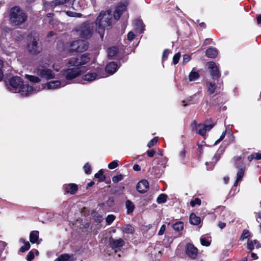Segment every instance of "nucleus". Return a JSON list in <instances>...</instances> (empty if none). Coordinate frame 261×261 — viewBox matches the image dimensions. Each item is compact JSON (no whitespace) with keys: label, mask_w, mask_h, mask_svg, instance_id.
Here are the masks:
<instances>
[{"label":"nucleus","mask_w":261,"mask_h":261,"mask_svg":"<svg viewBox=\"0 0 261 261\" xmlns=\"http://www.w3.org/2000/svg\"><path fill=\"white\" fill-rule=\"evenodd\" d=\"M112 18L111 12H101L98 16L96 21V31L99 34L101 39L103 37L105 29L112 25Z\"/></svg>","instance_id":"nucleus-1"},{"label":"nucleus","mask_w":261,"mask_h":261,"mask_svg":"<svg viewBox=\"0 0 261 261\" xmlns=\"http://www.w3.org/2000/svg\"><path fill=\"white\" fill-rule=\"evenodd\" d=\"M9 17L10 23L14 26L23 24L28 19L25 12L18 6H14L10 9Z\"/></svg>","instance_id":"nucleus-2"},{"label":"nucleus","mask_w":261,"mask_h":261,"mask_svg":"<svg viewBox=\"0 0 261 261\" xmlns=\"http://www.w3.org/2000/svg\"><path fill=\"white\" fill-rule=\"evenodd\" d=\"M49 63L48 58H44L39 62V66L35 69L34 72L40 77L46 80L54 79L55 77V73L53 70L47 68V65H48Z\"/></svg>","instance_id":"nucleus-3"},{"label":"nucleus","mask_w":261,"mask_h":261,"mask_svg":"<svg viewBox=\"0 0 261 261\" xmlns=\"http://www.w3.org/2000/svg\"><path fill=\"white\" fill-rule=\"evenodd\" d=\"M93 23L86 22L77 27L76 30L81 37L87 39L91 36L93 32Z\"/></svg>","instance_id":"nucleus-4"},{"label":"nucleus","mask_w":261,"mask_h":261,"mask_svg":"<svg viewBox=\"0 0 261 261\" xmlns=\"http://www.w3.org/2000/svg\"><path fill=\"white\" fill-rule=\"evenodd\" d=\"M70 46L73 51L83 52L88 48V45L85 41L78 40L71 42Z\"/></svg>","instance_id":"nucleus-5"},{"label":"nucleus","mask_w":261,"mask_h":261,"mask_svg":"<svg viewBox=\"0 0 261 261\" xmlns=\"http://www.w3.org/2000/svg\"><path fill=\"white\" fill-rule=\"evenodd\" d=\"M9 90L13 93H17L23 84L22 79L18 76L11 77L9 81Z\"/></svg>","instance_id":"nucleus-6"},{"label":"nucleus","mask_w":261,"mask_h":261,"mask_svg":"<svg viewBox=\"0 0 261 261\" xmlns=\"http://www.w3.org/2000/svg\"><path fill=\"white\" fill-rule=\"evenodd\" d=\"M27 49L29 53L33 55H37L42 50V48L38 44L36 38H31L27 45Z\"/></svg>","instance_id":"nucleus-7"},{"label":"nucleus","mask_w":261,"mask_h":261,"mask_svg":"<svg viewBox=\"0 0 261 261\" xmlns=\"http://www.w3.org/2000/svg\"><path fill=\"white\" fill-rule=\"evenodd\" d=\"M234 159L236 161V167L238 169L237 178L241 180L244 175L245 165L240 156H236Z\"/></svg>","instance_id":"nucleus-8"},{"label":"nucleus","mask_w":261,"mask_h":261,"mask_svg":"<svg viewBox=\"0 0 261 261\" xmlns=\"http://www.w3.org/2000/svg\"><path fill=\"white\" fill-rule=\"evenodd\" d=\"M127 4L128 0H123L118 5L114 12V17L115 19L118 20L123 12L126 10Z\"/></svg>","instance_id":"nucleus-9"},{"label":"nucleus","mask_w":261,"mask_h":261,"mask_svg":"<svg viewBox=\"0 0 261 261\" xmlns=\"http://www.w3.org/2000/svg\"><path fill=\"white\" fill-rule=\"evenodd\" d=\"M81 70L80 68L75 67L65 70L64 74L67 80H71L79 76L81 74Z\"/></svg>","instance_id":"nucleus-10"},{"label":"nucleus","mask_w":261,"mask_h":261,"mask_svg":"<svg viewBox=\"0 0 261 261\" xmlns=\"http://www.w3.org/2000/svg\"><path fill=\"white\" fill-rule=\"evenodd\" d=\"M34 92H36V90L33 88L32 86L22 84L17 93H19L21 96H27Z\"/></svg>","instance_id":"nucleus-11"},{"label":"nucleus","mask_w":261,"mask_h":261,"mask_svg":"<svg viewBox=\"0 0 261 261\" xmlns=\"http://www.w3.org/2000/svg\"><path fill=\"white\" fill-rule=\"evenodd\" d=\"M207 66L211 70V75L213 79H218L220 76V72L219 70V67L213 62H210L207 63Z\"/></svg>","instance_id":"nucleus-12"},{"label":"nucleus","mask_w":261,"mask_h":261,"mask_svg":"<svg viewBox=\"0 0 261 261\" xmlns=\"http://www.w3.org/2000/svg\"><path fill=\"white\" fill-rule=\"evenodd\" d=\"M213 124H199L196 126V132L201 136H204L207 131L210 130L214 126Z\"/></svg>","instance_id":"nucleus-13"},{"label":"nucleus","mask_w":261,"mask_h":261,"mask_svg":"<svg viewBox=\"0 0 261 261\" xmlns=\"http://www.w3.org/2000/svg\"><path fill=\"white\" fill-rule=\"evenodd\" d=\"M68 84V83L65 81H53L47 83L45 87L47 89H56L64 87Z\"/></svg>","instance_id":"nucleus-14"},{"label":"nucleus","mask_w":261,"mask_h":261,"mask_svg":"<svg viewBox=\"0 0 261 261\" xmlns=\"http://www.w3.org/2000/svg\"><path fill=\"white\" fill-rule=\"evenodd\" d=\"M186 253L192 259H195L198 253V249L193 245L188 244L186 247Z\"/></svg>","instance_id":"nucleus-15"},{"label":"nucleus","mask_w":261,"mask_h":261,"mask_svg":"<svg viewBox=\"0 0 261 261\" xmlns=\"http://www.w3.org/2000/svg\"><path fill=\"white\" fill-rule=\"evenodd\" d=\"M149 188V184L146 180L140 181L137 185V191L141 193H145Z\"/></svg>","instance_id":"nucleus-16"},{"label":"nucleus","mask_w":261,"mask_h":261,"mask_svg":"<svg viewBox=\"0 0 261 261\" xmlns=\"http://www.w3.org/2000/svg\"><path fill=\"white\" fill-rule=\"evenodd\" d=\"M109 243L110 246L114 249L122 247L124 244V242L123 240L121 238L115 239L112 238H110L109 240Z\"/></svg>","instance_id":"nucleus-17"},{"label":"nucleus","mask_w":261,"mask_h":261,"mask_svg":"<svg viewBox=\"0 0 261 261\" xmlns=\"http://www.w3.org/2000/svg\"><path fill=\"white\" fill-rule=\"evenodd\" d=\"M118 69V65L115 62L109 63L106 67V71L111 74L114 73Z\"/></svg>","instance_id":"nucleus-18"},{"label":"nucleus","mask_w":261,"mask_h":261,"mask_svg":"<svg viewBox=\"0 0 261 261\" xmlns=\"http://www.w3.org/2000/svg\"><path fill=\"white\" fill-rule=\"evenodd\" d=\"M261 247L260 243L256 240H251L250 239L248 240L247 241V248L250 251H252L255 248H259Z\"/></svg>","instance_id":"nucleus-19"},{"label":"nucleus","mask_w":261,"mask_h":261,"mask_svg":"<svg viewBox=\"0 0 261 261\" xmlns=\"http://www.w3.org/2000/svg\"><path fill=\"white\" fill-rule=\"evenodd\" d=\"M133 24L136 32L139 33H142L143 32L144 26L143 25V21L141 20H135L133 22Z\"/></svg>","instance_id":"nucleus-20"},{"label":"nucleus","mask_w":261,"mask_h":261,"mask_svg":"<svg viewBox=\"0 0 261 261\" xmlns=\"http://www.w3.org/2000/svg\"><path fill=\"white\" fill-rule=\"evenodd\" d=\"M77 186L75 184H70L65 186V191L71 194H74L77 190Z\"/></svg>","instance_id":"nucleus-21"},{"label":"nucleus","mask_w":261,"mask_h":261,"mask_svg":"<svg viewBox=\"0 0 261 261\" xmlns=\"http://www.w3.org/2000/svg\"><path fill=\"white\" fill-rule=\"evenodd\" d=\"M97 76L96 72H88L83 76V79L88 82H92L96 79Z\"/></svg>","instance_id":"nucleus-22"},{"label":"nucleus","mask_w":261,"mask_h":261,"mask_svg":"<svg viewBox=\"0 0 261 261\" xmlns=\"http://www.w3.org/2000/svg\"><path fill=\"white\" fill-rule=\"evenodd\" d=\"M206 56L208 58H214L218 55L217 50L216 48L210 47L206 50Z\"/></svg>","instance_id":"nucleus-23"},{"label":"nucleus","mask_w":261,"mask_h":261,"mask_svg":"<svg viewBox=\"0 0 261 261\" xmlns=\"http://www.w3.org/2000/svg\"><path fill=\"white\" fill-rule=\"evenodd\" d=\"M200 220V217L197 216L194 213H192L190 216V222L192 225H198Z\"/></svg>","instance_id":"nucleus-24"},{"label":"nucleus","mask_w":261,"mask_h":261,"mask_svg":"<svg viewBox=\"0 0 261 261\" xmlns=\"http://www.w3.org/2000/svg\"><path fill=\"white\" fill-rule=\"evenodd\" d=\"M200 96V93L197 92L193 95L192 97H190V98L188 99V101L189 102V104L197 103L199 101V98Z\"/></svg>","instance_id":"nucleus-25"},{"label":"nucleus","mask_w":261,"mask_h":261,"mask_svg":"<svg viewBox=\"0 0 261 261\" xmlns=\"http://www.w3.org/2000/svg\"><path fill=\"white\" fill-rule=\"evenodd\" d=\"M122 231L127 234H133L135 231L134 228L130 224H126L121 228Z\"/></svg>","instance_id":"nucleus-26"},{"label":"nucleus","mask_w":261,"mask_h":261,"mask_svg":"<svg viewBox=\"0 0 261 261\" xmlns=\"http://www.w3.org/2000/svg\"><path fill=\"white\" fill-rule=\"evenodd\" d=\"M39 238V231H32L30 234V241L32 243H35L37 242Z\"/></svg>","instance_id":"nucleus-27"},{"label":"nucleus","mask_w":261,"mask_h":261,"mask_svg":"<svg viewBox=\"0 0 261 261\" xmlns=\"http://www.w3.org/2000/svg\"><path fill=\"white\" fill-rule=\"evenodd\" d=\"M118 50L116 47H112L108 49V56L109 59H113V57L117 54Z\"/></svg>","instance_id":"nucleus-28"},{"label":"nucleus","mask_w":261,"mask_h":261,"mask_svg":"<svg viewBox=\"0 0 261 261\" xmlns=\"http://www.w3.org/2000/svg\"><path fill=\"white\" fill-rule=\"evenodd\" d=\"M78 58L79 62L80 63V65H84L89 62L90 61L89 57H88V55L86 54H84Z\"/></svg>","instance_id":"nucleus-29"},{"label":"nucleus","mask_w":261,"mask_h":261,"mask_svg":"<svg viewBox=\"0 0 261 261\" xmlns=\"http://www.w3.org/2000/svg\"><path fill=\"white\" fill-rule=\"evenodd\" d=\"M70 0H54L50 3L51 7H56L59 5H64L69 2Z\"/></svg>","instance_id":"nucleus-30"},{"label":"nucleus","mask_w":261,"mask_h":261,"mask_svg":"<svg viewBox=\"0 0 261 261\" xmlns=\"http://www.w3.org/2000/svg\"><path fill=\"white\" fill-rule=\"evenodd\" d=\"M199 77V73L197 72L194 71V69H193L190 73L189 79L190 81H194L197 80Z\"/></svg>","instance_id":"nucleus-31"},{"label":"nucleus","mask_w":261,"mask_h":261,"mask_svg":"<svg viewBox=\"0 0 261 261\" xmlns=\"http://www.w3.org/2000/svg\"><path fill=\"white\" fill-rule=\"evenodd\" d=\"M126 207L127 208V213L128 214L132 213L134 210V204L129 200L126 201Z\"/></svg>","instance_id":"nucleus-32"},{"label":"nucleus","mask_w":261,"mask_h":261,"mask_svg":"<svg viewBox=\"0 0 261 261\" xmlns=\"http://www.w3.org/2000/svg\"><path fill=\"white\" fill-rule=\"evenodd\" d=\"M206 86L207 87V91L210 94H213L215 92L216 87L215 83L212 82H207L206 83Z\"/></svg>","instance_id":"nucleus-33"},{"label":"nucleus","mask_w":261,"mask_h":261,"mask_svg":"<svg viewBox=\"0 0 261 261\" xmlns=\"http://www.w3.org/2000/svg\"><path fill=\"white\" fill-rule=\"evenodd\" d=\"M172 228L177 231H181L184 228V223L180 221L177 222L172 225Z\"/></svg>","instance_id":"nucleus-34"},{"label":"nucleus","mask_w":261,"mask_h":261,"mask_svg":"<svg viewBox=\"0 0 261 261\" xmlns=\"http://www.w3.org/2000/svg\"><path fill=\"white\" fill-rule=\"evenodd\" d=\"M95 177L98 178V181L99 182L104 181L106 179V176L103 175V171L102 169L100 170L95 174Z\"/></svg>","instance_id":"nucleus-35"},{"label":"nucleus","mask_w":261,"mask_h":261,"mask_svg":"<svg viewBox=\"0 0 261 261\" xmlns=\"http://www.w3.org/2000/svg\"><path fill=\"white\" fill-rule=\"evenodd\" d=\"M68 64L72 66H80V63L79 62V58H73L70 59L68 61Z\"/></svg>","instance_id":"nucleus-36"},{"label":"nucleus","mask_w":261,"mask_h":261,"mask_svg":"<svg viewBox=\"0 0 261 261\" xmlns=\"http://www.w3.org/2000/svg\"><path fill=\"white\" fill-rule=\"evenodd\" d=\"M25 77L28 80H29L30 81H31L33 83H39L41 81V80L40 78H39L37 76H34V75L25 74Z\"/></svg>","instance_id":"nucleus-37"},{"label":"nucleus","mask_w":261,"mask_h":261,"mask_svg":"<svg viewBox=\"0 0 261 261\" xmlns=\"http://www.w3.org/2000/svg\"><path fill=\"white\" fill-rule=\"evenodd\" d=\"M248 160L250 162L252 160L255 159L256 160H258L261 159V153H254L253 154H250L247 158Z\"/></svg>","instance_id":"nucleus-38"},{"label":"nucleus","mask_w":261,"mask_h":261,"mask_svg":"<svg viewBox=\"0 0 261 261\" xmlns=\"http://www.w3.org/2000/svg\"><path fill=\"white\" fill-rule=\"evenodd\" d=\"M167 196L166 195L164 194H160L156 200V201L158 203H165L167 200Z\"/></svg>","instance_id":"nucleus-39"},{"label":"nucleus","mask_w":261,"mask_h":261,"mask_svg":"<svg viewBox=\"0 0 261 261\" xmlns=\"http://www.w3.org/2000/svg\"><path fill=\"white\" fill-rule=\"evenodd\" d=\"M70 258V256L67 254H64L60 255L55 261H67Z\"/></svg>","instance_id":"nucleus-40"},{"label":"nucleus","mask_w":261,"mask_h":261,"mask_svg":"<svg viewBox=\"0 0 261 261\" xmlns=\"http://www.w3.org/2000/svg\"><path fill=\"white\" fill-rule=\"evenodd\" d=\"M30 248V244L27 241L24 243V245L22 246L20 249V251L22 252H24L27 250H28Z\"/></svg>","instance_id":"nucleus-41"},{"label":"nucleus","mask_w":261,"mask_h":261,"mask_svg":"<svg viewBox=\"0 0 261 261\" xmlns=\"http://www.w3.org/2000/svg\"><path fill=\"white\" fill-rule=\"evenodd\" d=\"M115 219V216L114 215H109L106 218V222L109 225H110L114 221Z\"/></svg>","instance_id":"nucleus-42"},{"label":"nucleus","mask_w":261,"mask_h":261,"mask_svg":"<svg viewBox=\"0 0 261 261\" xmlns=\"http://www.w3.org/2000/svg\"><path fill=\"white\" fill-rule=\"evenodd\" d=\"M201 244L203 246H208L210 245V242L204 237L200 238Z\"/></svg>","instance_id":"nucleus-43"},{"label":"nucleus","mask_w":261,"mask_h":261,"mask_svg":"<svg viewBox=\"0 0 261 261\" xmlns=\"http://www.w3.org/2000/svg\"><path fill=\"white\" fill-rule=\"evenodd\" d=\"M123 178V175L122 174H119L116 176H114L112 177V181L114 183L118 182L119 181L121 180Z\"/></svg>","instance_id":"nucleus-44"},{"label":"nucleus","mask_w":261,"mask_h":261,"mask_svg":"<svg viewBox=\"0 0 261 261\" xmlns=\"http://www.w3.org/2000/svg\"><path fill=\"white\" fill-rule=\"evenodd\" d=\"M66 14L68 16H71V17H80L82 16V14L81 13H77L73 12H71V11H67Z\"/></svg>","instance_id":"nucleus-45"},{"label":"nucleus","mask_w":261,"mask_h":261,"mask_svg":"<svg viewBox=\"0 0 261 261\" xmlns=\"http://www.w3.org/2000/svg\"><path fill=\"white\" fill-rule=\"evenodd\" d=\"M180 57V53H176L173 58V63L174 64H176L178 63L179 58Z\"/></svg>","instance_id":"nucleus-46"},{"label":"nucleus","mask_w":261,"mask_h":261,"mask_svg":"<svg viewBox=\"0 0 261 261\" xmlns=\"http://www.w3.org/2000/svg\"><path fill=\"white\" fill-rule=\"evenodd\" d=\"M201 204V200L199 198H196L194 200H191L190 202V204L192 206H194L195 205H200Z\"/></svg>","instance_id":"nucleus-47"},{"label":"nucleus","mask_w":261,"mask_h":261,"mask_svg":"<svg viewBox=\"0 0 261 261\" xmlns=\"http://www.w3.org/2000/svg\"><path fill=\"white\" fill-rule=\"evenodd\" d=\"M118 166V163L117 161H113L108 165V168L110 169H113Z\"/></svg>","instance_id":"nucleus-48"},{"label":"nucleus","mask_w":261,"mask_h":261,"mask_svg":"<svg viewBox=\"0 0 261 261\" xmlns=\"http://www.w3.org/2000/svg\"><path fill=\"white\" fill-rule=\"evenodd\" d=\"M85 172L87 174H90L91 172V167L88 163H86L84 166Z\"/></svg>","instance_id":"nucleus-49"},{"label":"nucleus","mask_w":261,"mask_h":261,"mask_svg":"<svg viewBox=\"0 0 261 261\" xmlns=\"http://www.w3.org/2000/svg\"><path fill=\"white\" fill-rule=\"evenodd\" d=\"M158 139L157 137H154L151 140H150L147 144V146L148 147H151L153 146L155 144L158 142Z\"/></svg>","instance_id":"nucleus-50"},{"label":"nucleus","mask_w":261,"mask_h":261,"mask_svg":"<svg viewBox=\"0 0 261 261\" xmlns=\"http://www.w3.org/2000/svg\"><path fill=\"white\" fill-rule=\"evenodd\" d=\"M34 258V252L31 250L30 251L27 256V259L28 261H32Z\"/></svg>","instance_id":"nucleus-51"},{"label":"nucleus","mask_w":261,"mask_h":261,"mask_svg":"<svg viewBox=\"0 0 261 261\" xmlns=\"http://www.w3.org/2000/svg\"><path fill=\"white\" fill-rule=\"evenodd\" d=\"M226 130L222 132L220 138L218 139L215 142L214 145H217L223 139L225 138L226 135Z\"/></svg>","instance_id":"nucleus-52"},{"label":"nucleus","mask_w":261,"mask_h":261,"mask_svg":"<svg viewBox=\"0 0 261 261\" xmlns=\"http://www.w3.org/2000/svg\"><path fill=\"white\" fill-rule=\"evenodd\" d=\"M170 50L168 49H166L164 50L163 53V56H162V59L163 60H165L167 59L168 58V56L169 55V54H170Z\"/></svg>","instance_id":"nucleus-53"},{"label":"nucleus","mask_w":261,"mask_h":261,"mask_svg":"<svg viewBox=\"0 0 261 261\" xmlns=\"http://www.w3.org/2000/svg\"><path fill=\"white\" fill-rule=\"evenodd\" d=\"M249 235V231L248 230L245 229L244 230L243 233L241 235V239L244 240L248 238Z\"/></svg>","instance_id":"nucleus-54"},{"label":"nucleus","mask_w":261,"mask_h":261,"mask_svg":"<svg viewBox=\"0 0 261 261\" xmlns=\"http://www.w3.org/2000/svg\"><path fill=\"white\" fill-rule=\"evenodd\" d=\"M191 60V57L188 55H185L183 57V63L186 64L190 61Z\"/></svg>","instance_id":"nucleus-55"},{"label":"nucleus","mask_w":261,"mask_h":261,"mask_svg":"<svg viewBox=\"0 0 261 261\" xmlns=\"http://www.w3.org/2000/svg\"><path fill=\"white\" fill-rule=\"evenodd\" d=\"M57 48L60 51L64 50V47L63 42L62 41H59L57 43Z\"/></svg>","instance_id":"nucleus-56"},{"label":"nucleus","mask_w":261,"mask_h":261,"mask_svg":"<svg viewBox=\"0 0 261 261\" xmlns=\"http://www.w3.org/2000/svg\"><path fill=\"white\" fill-rule=\"evenodd\" d=\"M134 37H135V34L133 32L130 31L128 33V34H127L128 40L131 41L134 38Z\"/></svg>","instance_id":"nucleus-57"},{"label":"nucleus","mask_w":261,"mask_h":261,"mask_svg":"<svg viewBox=\"0 0 261 261\" xmlns=\"http://www.w3.org/2000/svg\"><path fill=\"white\" fill-rule=\"evenodd\" d=\"M3 66V62L0 60V81L3 79V73L2 68Z\"/></svg>","instance_id":"nucleus-58"},{"label":"nucleus","mask_w":261,"mask_h":261,"mask_svg":"<svg viewBox=\"0 0 261 261\" xmlns=\"http://www.w3.org/2000/svg\"><path fill=\"white\" fill-rule=\"evenodd\" d=\"M165 225H163L161 228H160V229L158 232V234L159 235H162L164 232H165Z\"/></svg>","instance_id":"nucleus-59"},{"label":"nucleus","mask_w":261,"mask_h":261,"mask_svg":"<svg viewBox=\"0 0 261 261\" xmlns=\"http://www.w3.org/2000/svg\"><path fill=\"white\" fill-rule=\"evenodd\" d=\"M146 153L148 156L152 157L154 155L155 152L153 150H148Z\"/></svg>","instance_id":"nucleus-60"},{"label":"nucleus","mask_w":261,"mask_h":261,"mask_svg":"<svg viewBox=\"0 0 261 261\" xmlns=\"http://www.w3.org/2000/svg\"><path fill=\"white\" fill-rule=\"evenodd\" d=\"M133 168L134 170L136 171H140V170H141V168H140V166L138 164H135L133 166Z\"/></svg>","instance_id":"nucleus-61"},{"label":"nucleus","mask_w":261,"mask_h":261,"mask_svg":"<svg viewBox=\"0 0 261 261\" xmlns=\"http://www.w3.org/2000/svg\"><path fill=\"white\" fill-rule=\"evenodd\" d=\"M225 226H226V224H225V223H224V222H220L218 224V226L221 229L224 228L225 227Z\"/></svg>","instance_id":"nucleus-62"},{"label":"nucleus","mask_w":261,"mask_h":261,"mask_svg":"<svg viewBox=\"0 0 261 261\" xmlns=\"http://www.w3.org/2000/svg\"><path fill=\"white\" fill-rule=\"evenodd\" d=\"M53 67L54 69L56 71H59L61 69L60 66H56L55 64L53 65Z\"/></svg>","instance_id":"nucleus-63"},{"label":"nucleus","mask_w":261,"mask_h":261,"mask_svg":"<svg viewBox=\"0 0 261 261\" xmlns=\"http://www.w3.org/2000/svg\"><path fill=\"white\" fill-rule=\"evenodd\" d=\"M257 23L258 24L261 23V14H259L257 17Z\"/></svg>","instance_id":"nucleus-64"}]
</instances>
